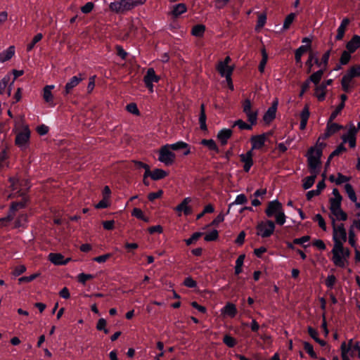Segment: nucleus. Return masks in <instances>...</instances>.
Masks as SVG:
<instances>
[{"mask_svg":"<svg viewBox=\"0 0 360 360\" xmlns=\"http://www.w3.org/2000/svg\"><path fill=\"white\" fill-rule=\"evenodd\" d=\"M160 80V77L155 74V70L153 68L148 69L146 74L143 77V81H147L150 83H158Z\"/></svg>","mask_w":360,"mask_h":360,"instance_id":"23","label":"nucleus"},{"mask_svg":"<svg viewBox=\"0 0 360 360\" xmlns=\"http://www.w3.org/2000/svg\"><path fill=\"white\" fill-rule=\"evenodd\" d=\"M345 105L343 103H340L337 106L335 110L332 112V113L330 114V115L329 117L330 122H333L337 117V116L341 112V111L345 108Z\"/></svg>","mask_w":360,"mask_h":360,"instance_id":"58","label":"nucleus"},{"mask_svg":"<svg viewBox=\"0 0 360 360\" xmlns=\"http://www.w3.org/2000/svg\"><path fill=\"white\" fill-rule=\"evenodd\" d=\"M94 8L93 2H87L84 6L81 7V11L84 14H88L92 11Z\"/></svg>","mask_w":360,"mask_h":360,"instance_id":"62","label":"nucleus"},{"mask_svg":"<svg viewBox=\"0 0 360 360\" xmlns=\"http://www.w3.org/2000/svg\"><path fill=\"white\" fill-rule=\"evenodd\" d=\"M43 38V34L41 33L37 34L34 38L32 39V41L27 44V51L30 52L31 51L37 43L40 41Z\"/></svg>","mask_w":360,"mask_h":360,"instance_id":"46","label":"nucleus"},{"mask_svg":"<svg viewBox=\"0 0 360 360\" xmlns=\"http://www.w3.org/2000/svg\"><path fill=\"white\" fill-rule=\"evenodd\" d=\"M248 202L247 197L244 194H239L236 196L234 202L229 205V209L234 205H243Z\"/></svg>","mask_w":360,"mask_h":360,"instance_id":"53","label":"nucleus"},{"mask_svg":"<svg viewBox=\"0 0 360 360\" xmlns=\"http://www.w3.org/2000/svg\"><path fill=\"white\" fill-rule=\"evenodd\" d=\"M250 141L252 145V151L260 150L264 146L266 141V134L252 136Z\"/></svg>","mask_w":360,"mask_h":360,"instance_id":"10","label":"nucleus"},{"mask_svg":"<svg viewBox=\"0 0 360 360\" xmlns=\"http://www.w3.org/2000/svg\"><path fill=\"white\" fill-rule=\"evenodd\" d=\"M168 146L172 149V150H179L181 149L188 148L189 147V145L186 142L180 141L175 143L168 144Z\"/></svg>","mask_w":360,"mask_h":360,"instance_id":"47","label":"nucleus"},{"mask_svg":"<svg viewBox=\"0 0 360 360\" xmlns=\"http://www.w3.org/2000/svg\"><path fill=\"white\" fill-rule=\"evenodd\" d=\"M168 175V173L162 169H155L153 171L151 179L154 181H158L164 179Z\"/></svg>","mask_w":360,"mask_h":360,"instance_id":"36","label":"nucleus"},{"mask_svg":"<svg viewBox=\"0 0 360 360\" xmlns=\"http://www.w3.org/2000/svg\"><path fill=\"white\" fill-rule=\"evenodd\" d=\"M203 235V233L202 232H195L192 234L191 238L185 240L186 245L189 246L192 245L194 242L198 240Z\"/></svg>","mask_w":360,"mask_h":360,"instance_id":"56","label":"nucleus"},{"mask_svg":"<svg viewBox=\"0 0 360 360\" xmlns=\"http://www.w3.org/2000/svg\"><path fill=\"white\" fill-rule=\"evenodd\" d=\"M126 109L129 112H130L133 115H140V111L135 103H130L127 104L126 106Z\"/></svg>","mask_w":360,"mask_h":360,"instance_id":"59","label":"nucleus"},{"mask_svg":"<svg viewBox=\"0 0 360 360\" xmlns=\"http://www.w3.org/2000/svg\"><path fill=\"white\" fill-rule=\"evenodd\" d=\"M296 17V14L295 13H291L289 15H288L284 20L283 25V30H288L294 21L295 18Z\"/></svg>","mask_w":360,"mask_h":360,"instance_id":"45","label":"nucleus"},{"mask_svg":"<svg viewBox=\"0 0 360 360\" xmlns=\"http://www.w3.org/2000/svg\"><path fill=\"white\" fill-rule=\"evenodd\" d=\"M310 236H304L301 238H295L293 240V243L295 245H302L304 248H306L309 246V245H304L305 243L309 241Z\"/></svg>","mask_w":360,"mask_h":360,"instance_id":"55","label":"nucleus"},{"mask_svg":"<svg viewBox=\"0 0 360 360\" xmlns=\"http://www.w3.org/2000/svg\"><path fill=\"white\" fill-rule=\"evenodd\" d=\"M310 51L309 45H302L298 49H297L295 51V60L297 64H300V67H302V56L304 53Z\"/></svg>","mask_w":360,"mask_h":360,"instance_id":"19","label":"nucleus"},{"mask_svg":"<svg viewBox=\"0 0 360 360\" xmlns=\"http://www.w3.org/2000/svg\"><path fill=\"white\" fill-rule=\"evenodd\" d=\"M15 196L21 197L22 200L20 201H13L10 205L12 206L13 210H16L18 212L19 210L23 209L26 207L28 199L26 196V191H21L20 190L18 191L17 193L14 194H10L8 197L12 198Z\"/></svg>","mask_w":360,"mask_h":360,"instance_id":"7","label":"nucleus"},{"mask_svg":"<svg viewBox=\"0 0 360 360\" xmlns=\"http://www.w3.org/2000/svg\"><path fill=\"white\" fill-rule=\"evenodd\" d=\"M326 146V143H316L314 147H311L307 153V155H313L315 158L321 160L323 155V149Z\"/></svg>","mask_w":360,"mask_h":360,"instance_id":"17","label":"nucleus"},{"mask_svg":"<svg viewBox=\"0 0 360 360\" xmlns=\"http://www.w3.org/2000/svg\"><path fill=\"white\" fill-rule=\"evenodd\" d=\"M304 349L311 358H317L316 353L314 351L313 346L309 342H304Z\"/></svg>","mask_w":360,"mask_h":360,"instance_id":"52","label":"nucleus"},{"mask_svg":"<svg viewBox=\"0 0 360 360\" xmlns=\"http://www.w3.org/2000/svg\"><path fill=\"white\" fill-rule=\"evenodd\" d=\"M10 182V188L12 191H25V188L27 191L30 189V185L28 179H21L18 177L12 176L8 179Z\"/></svg>","mask_w":360,"mask_h":360,"instance_id":"5","label":"nucleus"},{"mask_svg":"<svg viewBox=\"0 0 360 360\" xmlns=\"http://www.w3.org/2000/svg\"><path fill=\"white\" fill-rule=\"evenodd\" d=\"M176 159V155L172 151V149L166 144L162 146L159 150L158 160L164 163L166 166H170L174 164Z\"/></svg>","mask_w":360,"mask_h":360,"instance_id":"4","label":"nucleus"},{"mask_svg":"<svg viewBox=\"0 0 360 360\" xmlns=\"http://www.w3.org/2000/svg\"><path fill=\"white\" fill-rule=\"evenodd\" d=\"M200 144L207 147L209 150H213L217 153L219 152V148L213 139H202L200 142Z\"/></svg>","mask_w":360,"mask_h":360,"instance_id":"34","label":"nucleus"},{"mask_svg":"<svg viewBox=\"0 0 360 360\" xmlns=\"http://www.w3.org/2000/svg\"><path fill=\"white\" fill-rule=\"evenodd\" d=\"M347 151V148L346 147L344 146L343 143H340L337 148L335 150H334L331 153L330 155H329L328 158V160L326 163V166H328L330 165V162L331 161V160L335 157V156H338V155H340L343 152H346Z\"/></svg>","mask_w":360,"mask_h":360,"instance_id":"29","label":"nucleus"},{"mask_svg":"<svg viewBox=\"0 0 360 360\" xmlns=\"http://www.w3.org/2000/svg\"><path fill=\"white\" fill-rule=\"evenodd\" d=\"M333 240L334 241V247L332 250V253H340L341 251L344 250L343 243L345 241L340 240L337 238L336 234H333Z\"/></svg>","mask_w":360,"mask_h":360,"instance_id":"30","label":"nucleus"},{"mask_svg":"<svg viewBox=\"0 0 360 360\" xmlns=\"http://www.w3.org/2000/svg\"><path fill=\"white\" fill-rule=\"evenodd\" d=\"M15 54V47L9 46L6 50L0 53V62L4 63L9 60Z\"/></svg>","mask_w":360,"mask_h":360,"instance_id":"26","label":"nucleus"},{"mask_svg":"<svg viewBox=\"0 0 360 360\" xmlns=\"http://www.w3.org/2000/svg\"><path fill=\"white\" fill-rule=\"evenodd\" d=\"M283 210V205L278 200L269 201L265 210V214L268 217H273Z\"/></svg>","mask_w":360,"mask_h":360,"instance_id":"8","label":"nucleus"},{"mask_svg":"<svg viewBox=\"0 0 360 360\" xmlns=\"http://www.w3.org/2000/svg\"><path fill=\"white\" fill-rule=\"evenodd\" d=\"M331 51H332V47L323 54L321 59V63H323V68H325V70H326L328 65L329 58H330V56L331 54Z\"/></svg>","mask_w":360,"mask_h":360,"instance_id":"60","label":"nucleus"},{"mask_svg":"<svg viewBox=\"0 0 360 360\" xmlns=\"http://www.w3.org/2000/svg\"><path fill=\"white\" fill-rule=\"evenodd\" d=\"M345 190L350 200L352 202H356L357 197L353 186L350 184H346L345 185Z\"/></svg>","mask_w":360,"mask_h":360,"instance_id":"37","label":"nucleus"},{"mask_svg":"<svg viewBox=\"0 0 360 360\" xmlns=\"http://www.w3.org/2000/svg\"><path fill=\"white\" fill-rule=\"evenodd\" d=\"M332 260L336 266L343 268V269L346 267L347 264V262L345 261V259L343 258V257L340 255V253H333Z\"/></svg>","mask_w":360,"mask_h":360,"instance_id":"28","label":"nucleus"},{"mask_svg":"<svg viewBox=\"0 0 360 360\" xmlns=\"http://www.w3.org/2000/svg\"><path fill=\"white\" fill-rule=\"evenodd\" d=\"M276 112L274 110V108L268 110L266 111L263 116V120L266 124H270L275 118H276Z\"/></svg>","mask_w":360,"mask_h":360,"instance_id":"41","label":"nucleus"},{"mask_svg":"<svg viewBox=\"0 0 360 360\" xmlns=\"http://www.w3.org/2000/svg\"><path fill=\"white\" fill-rule=\"evenodd\" d=\"M219 238V232L217 230L214 229L211 232L205 236L204 240L207 242L215 241Z\"/></svg>","mask_w":360,"mask_h":360,"instance_id":"49","label":"nucleus"},{"mask_svg":"<svg viewBox=\"0 0 360 360\" xmlns=\"http://www.w3.org/2000/svg\"><path fill=\"white\" fill-rule=\"evenodd\" d=\"M106 323L105 319H99L96 324V329L98 330H103L105 334L109 333V330L105 328Z\"/></svg>","mask_w":360,"mask_h":360,"instance_id":"57","label":"nucleus"},{"mask_svg":"<svg viewBox=\"0 0 360 360\" xmlns=\"http://www.w3.org/2000/svg\"><path fill=\"white\" fill-rule=\"evenodd\" d=\"M275 228V223L273 221H261L256 226L257 234L262 238H269L274 233Z\"/></svg>","mask_w":360,"mask_h":360,"instance_id":"2","label":"nucleus"},{"mask_svg":"<svg viewBox=\"0 0 360 360\" xmlns=\"http://www.w3.org/2000/svg\"><path fill=\"white\" fill-rule=\"evenodd\" d=\"M146 0H120L110 4L109 8L117 13H123L134 7L143 4Z\"/></svg>","mask_w":360,"mask_h":360,"instance_id":"1","label":"nucleus"},{"mask_svg":"<svg viewBox=\"0 0 360 360\" xmlns=\"http://www.w3.org/2000/svg\"><path fill=\"white\" fill-rule=\"evenodd\" d=\"M252 125L253 124H251V123L247 124L242 120H238L233 124V127L237 126L241 130H251L252 129Z\"/></svg>","mask_w":360,"mask_h":360,"instance_id":"48","label":"nucleus"},{"mask_svg":"<svg viewBox=\"0 0 360 360\" xmlns=\"http://www.w3.org/2000/svg\"><path fill=\"white\" fill-rule=\"evenodd\" d=\"M223 342L229 347L233 348L237 344V340L229 334H226L223 338Z\"/></svg>","mask_w":360,"mask_h":360,"instance_id":"44","label":"nucleus"},{"mask_svg":"<svg viewBox=\"0 0 360 360\" xmlns=\"http://www.w3.org/2000/svg\"><path fill=\"white\" fill-rule=\"evenodd\" d=\"M316 53L314 51H310L309 54V57L307 60L305 62V65L307 67V73L309 74L311 72L313 66H314V62L315 58Z\"/></svg>","mask_w":360,"mask_h":360,"instance_id":"43","label":"nucleus"},{"mask_svg":"<svg viewBox=\"0 0 360 360\" xmlns=\"http://www.w3.org/2000/svg\"><path fill=\"white\" fill-rule=\"evenodd\" d=\"M357 132V129H356L354 127L350 129L349 131V135H343L342 136V143H345L348 142L349 146L350 148H354L356 147V134Z\"/></svg>","mask_w":360,"mask_h":360,"instance_id":"14","label":"nucleus"},{"mask_svg":"<svg viewBox=\"0 0 360 360\" xmlns=\"http://www.w3.org/2000/svg\"><path fill=\"white\" fill-rule=\"evenodd\" d=\"M94 278V276L93 274L81 273V274H78V276H77V281L80 283L85 285L86 282L88 280L93 279Z\"/></svg>","mask_w":360,"mask_h":360,"instance_id":"54","label":"nucleus"},{"mask_svg":"<svg viewBox=\"0 0 360 360\" xmlns=\"http://www.w3.org/2000/svg\"><path fill=\"white\" fill-rule=\"evenodd\" d=\"M325 188L326 184L324 179H323L317 184L316 189L309 191L307 193V200H311L314 196L319 195Z\"/></svg>","mask_w":360,"mask_h":360,"instance_id":"21","label":"nucleus"},{"mask_svg":"<svg viewBox=\"0 0 360 360\" xmlns=\"http://www.w3.org/2000/svg\"><path fill=\"white\" fill-rule=\"evenodd\" d=\"M221 311L222 314L227 315L230 318H234L238 313L236 306L231 302H227Z\"/></svg>","mask_w":360,"mask_h":360,"instance_id":"20","label":"nucleus"},{"mask_svg":"<svg viewBox=\"0 0 360 360\" xmlns=\"http://www.w3.org/2000/svg\"><path fill=\"white\" fill-rule=\"evenodd\" d=\"M266 13H259L258 15V18L256 25V30L262 29L266 24Z\"/></svg>","mask_w":360,"mask_h":360,"instance_id":"50","label":"nucleus"},{"mask_svg":"<svg viewBox=\"0 0 360 360\" xmlns=\"http://www.w3.org/2000/svg\"><path fill=\"white\" fill-rule=\"evenodd\" d=\"M206 27L202 24H198L194 25L191 30V34L196 37H202L204 35Z\"/></svg>","mask_w":360,"mask_h":360,"instance_id":"33","label":"nucleus"},{"mask_svg":"<svg viewBox=\"0 0 360 360\" xmlns=\"http://www.w3.org/2000/svg\"><path fill=\"white\" fill-rule=\"evenodd\" d=\"M352 53H350L347 50L343 51L341 54L340 58V63L344 65L348 64V63L349 62V60L351 59Z\"/></svg>","mask_w":360,"mask_h":360,"instance_id":"51","label":"nucleus"},{"mask_svg":"<svg viewBox=\"0 0 360 360\" xmlns=\"http://www.w3.org/2000/svg\"><path fill=\"white\" fill-rule=\"evenodd\" d=\"M243 112L246 115L248 120L251 124H256L257 120V110H252V103L247 98L242 103Z\"/></svg>","mask_w":360,"mask_h":360,"instance_id":"6","label":"nucleus"},{"mask_svg":"<svg viewBox=\"0 0 360 360\" xmlns=\"http://www.w3.org/2000/svg\"><path fill=\"white\" fill-rule=\"evenodd\" d=\"M276 219V223L280 226H282L285 222V214L284 213V210L282 212H278L276 215L274 216Z\"/></svg>","mask_w":360,"mask_h":360,"instance_id":"61","label":"nucleus"},{"mask_svg":"<svg viewBox=\"0 0 360 360\" xmlns=\"http://www.w3.org/2000/svg\"><path fill=\"white\" fill-rule=\"evenodd\" d=\"M49 259L55 265H66L70 262L71 258L65 259L60 253L51 252L49 255Z\"/></svg>","mask_w":360,"mask_h":360,"instance_id":"13","label":"nucleus"},{"mask_svg":"<svg viewBox=\"0 0 360 360\" xmlns=\"http://www.w3.org/2000/svg\"><path fill=\"white\" fill-rule=\"evenodd\" d=\"M253 153L252 150H248L246 153H242L240 155V160L244 163L243 170L245 172H249L252 166L254 164L252 159Z\"/></svg>","mask_w":360,"mask_h":360,"instance_id":"11","label":"nucleus"},{"mask_svg":"<svg viewBox=\"0 0 360 360\" xmlns=\"http://www.w3.org/2000/svg\"><path fill=\"white\" fill-rule=\"evenodd\" d=\"M187 11V6L184 3L177 4L172 7L171 15L175 18H179L181 14Z\"/></svg>","mask_w":360,"mask_h":360,"instance_id":"22","label":"nucleus"},{"mask_svg":"<svg viewBox=\"0 0 360 360\" xmlns=\"http://www.w3.org/2000/svg\"><path fill=\"white\" fill-rule=\"evenodd\" d=\"M15 54V47L9 46L6 50L0 53V62L4 63L9 60Z\"/></svg>","mask_w":360,"mask_h":360,"instance_id":"25","label":"nucleus"},{"mask_svg":"<svg viewBox=\"0 0 360 360\" xmlns=\"http://www.w3.org/2000/svg\"><path fill=\"white\" fill-rule=\"evenodd\" d=\"M27 214L25 213H22L18 216L15 222H14V229L22 228L25 229L27 227Z\"/></svg>","mask_w":360,"mask_h":360,"instance_id":"24","label":"nucleus"},{"mask_svg":"<svg viewBox=\"0 0 360 360\" xmlns=\"http://www.w3.org/2000/svg\"><path fill=\"white\" fill-rule=\"evenodd\" d=\"M353 77H360V65H353L349 70Z\"/></svg>","mask_w":360,"mask_h":360,"instance_id":"64","label":"nucleus"},{"mask_svg":"<svg viewBox=\"0 0 360 360\" xmlns=\"http://www.w3.org/2000/svg\"><path fill=\"white\" fill-rule=\"evenodd\" d=\"M307 164L310 173L318 175L321 161L315 158L313 155H307Z\"/></svg>","mask_w":360,"mask_h":360,"instance_id":"12","label":"nucleus"},{"mask_svg":"<svg viewBox=\"0 0 360 360\" xmlns=\"http://www.w3.org/2000/svg\"><path fill=\"white\" fill-rule=\"evenodd\" d=\"M343 128L342 125H340L337 123H334L333 122H330V119H328V121L327 122L326 125V129L328 131H330V134H334L335 133L338 132L339 130L342 129Z\"/></svg>","mask_w":360,"mask_h":360,"instance_id":"42","label":"nucleus"},{"mask_svg":"<svg viewBox=\"0 0 360 360\" xmlns=\"http://www.w3.org/2000/svg\"><path fill=\"white\" fill-rule=\"evenodd\" d=\"M341 356L342 360H350L348 356V348H346V342H342L340 346Z\"/></svg>","mask_w":360,"mask_h":360,"instance_id":"63","label":"nucleus"},{"mask_svg":"<svg viewBox=\"0 0 360 360\" xmlns=\"http://www.w3.org/2000/svg\"><path fill=\"white\" fill-rule=\"evenodd\" d=\"M233 67L231 66H226V68H221L220 65H217V70L220 74L221 77H226V79H229L232 75V73L233 72Z\"/></svg>","mask_w":360,"mask_h":360,"instance_id":"32","label":"nucleus"},{"mask_svg":"<svg viewBox=\"0 0 360 360\" xmlns=\"http://www.w3.org/2000/svg\"><path fill=\"white\" fill-rule=\"evenodd\" d=\"M262 60L259 64L258 70L261 73L264 72L265 66L268 61V53L266 51L265 49H262Z\"/></svg>","mask_w":360,"mask_h":360,"instance_id":"38","label":"nucleus"},{"mask_svg":"<svg viewBox=\"0 0 360 360\" xmlns=\"http://www.w3.org/2000/svg\"><path fill=\"white\" fill-rule=\"evenodd\" d=\"M359 48H360V36L354 34L346 44V49L354 53Z\"/></svg>","mask_w":360,"mask_h":360,"instance_id":"18","label":"nucleus"},{"mask_svg":"<svg viewBox=\"0 0 360 360\" xmlns=\"http://www.w3.org/2000/svg\"><path fill=\"white\" fill-rule=\"evenodd\" d=\"M342 200L330 198V210L332 214H335V212L341 210V202Z\"/></svg>","mask_w":360,"mask_h":360,"instance_id":"35","label":"nucleus"},{"mask_svg":"<svg viewBox=\"0 0 360 360\" xmlns=\"http://www.w3.org/2000/svg\"><path fill=\"white\" fill-rule=\"evenodd\" d=\"M84 79V77H82V74L81 73H79V75L73 76L71 77L70 80L66 83L65 89L63 91V94L64 96L70 94L72 89L76 87Z\"/></svg>","mask_w":360,"mask_h":360,"instance_id":"9","label":"nucleus"},{"mask_svg":"<svg viewBox=\"0 0 360 360\" xmlns=\"http://www.w3.org/2000/svg\"><path fill=\"white\" fill-rule=\"evenodd\" d=\"M245 258V255L243 254V255H240L236 259V266H235V274L236 275H239L240 274L242 273V267H243V263H244V259Z\"/></svg>","mask_w":360,"mask_h":360,"instance_id":"40","label":"nucleus"},{"mask_svg":"<svg viewBox=\"0 0 360 360\" xmlns=\"http://www.w3.org/2000/svg\"><path fill=\"white\" fill-rule=\"evenodd\" d=\"M30 133L29 127L26 125L21 131L16 134L15 144L22 150H25L29 147Z\"/></svg>","mask_w":360,"mask_h":360,"instance_id":"3","label":"nucleus"},{"mask_svg":"<svg viewBox=\"0 0 360 360\" xmlns=\"http://www.w3.org/2000/svg\"><path fill=\"white\" fill-rule=\"evenodd\" d=\"M54 88V85H46L43 89V98L46 103L53 102V96L51 90Z\"/></svg>","mask_w":360,"mask_h":360,"instance_id":"31","label":"nucleus"},{"mask_svg":"<svg viewBox=\"0 0 360 360\" xmlns=\"http://www.w3.org/2000/svg\"><path fill=\"white\" fill-rule=\"evenodd\" d=\"M317 174H311V176H307L304 179V183L302 184L303 188L307 190L311 188L315 182Z\"/></svg>","mask_w":360,"mask_h":360,"instance_id":"39","label":"nucleus"},{"mask_svg":"<svg viewBox=\"0 0 360 360\" xmlns=\"http://www.w3.org/2000/svg\"><path fill=\"white\" fill-rule=\"evenodd\" d=\"M325 71V68H321L311 74L307 80H309V83L313 82L314 84L317 85L319 84Z\"/></svg>","mask_w":360,"mask_h":360,"instance_id":"27","label":"nucleus"},{"mask_svg":"<svg viewBox=\"0 0 360 360\" xmlns=\"http://www.w3.org/2000/svg\"><path fill=\"white\" fill-rule=\"evenodd\" d=\"M232 134L233 131L231 129L224 128L218 132L217 138L221 146H225L227 144L228 140L232 136Z\"/></svg>","mask_w":360,"mask_h":360,"instance_id":"15","label":"nucleus"},{"mask_svg":"<svg viewBox=\"0 0 360 360\" xmlns=\"http://www.w3.org/2000/svg\"><path fill=\"white\" fill-rule=\"evenodd\" d=\"M333 226V234H336L337 238H338L340 240L346 241L347 240V232L344 227V224H341L338 226L335 225V219H332Z\"/></svg>","mask_w":360,"mask_h":360,"instance_id":"16","label":"nucleus"}]
</instances>
